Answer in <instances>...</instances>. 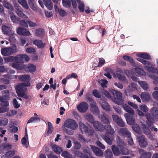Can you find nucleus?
<instances>
[{
	"label": "nucleus",
	"mask_w": 158,
	"mask_h": 158,
	"mask_svg": "<svg viewBox=\"0 0 158 158\" xmlns=\"http://www.w3.org/2000/svg\"><path fill=\"white\" fill-rule=\"evenodd\" d=\"M64 125L65 127L63 128V131L70 135L73 134V130L76 129L78 127L76 121L71 118L66 120L64 123Z\"/></svg>",
	"instance_id": "nucleus-1"
},
{
	"label": "nucleus",
	"mask_w": 158,
	"mask_h": 158,
	"mask_svg": "<svg viewBox=\"0 0 158 158\" xmlns=\"http://www.w3.org/2000/svg\"><path fill=\"white\" fill-rule=\"evenodd\" d=\"M110 93L114 97V102L118 105H122L124 100L122 98V93L119 91L113 89L110 90Z\"/></svg>",
	"instance_id": "nucleus-2"
},
{
	"label": "nucleus",
	"mask_w": 158,
	"mask_h": 158,
	"mask_svg": "<svg viewBox=\"0 0 158 158\" xmlns=\"http://www.w3.org/2000/svg\"><path fill=\"white\" fill-rule=\"evenodd\" d=\"M79 128L82 133H84L88 136L92 135L94 133V130L93 128L85 125L82 123H79Z\"/></svg>",
	"instance_id": "nucleus-3"
},
{
	"label": "nucleus",
	"mask_w": 158,
	"mask_h": 158,
	"mask_svg": "<svg viewBox=\"0 0 158 158\" xmlns=\"http://www.w3.org/2000/svg\"><path fill=\"white\" fill-rule=\"evenodd\" d=\"M17 51L16 48L11 47H5L1 49V53L5 56H8L15 53Z\"/></svg>",
	"instance_id": "nucleus-4"
},
{
	"label": "nucleus",
	"mask_w": 158,
	"mask_h": 158,
	"mask_svg": "<svg viewBox=\"0 0 158 158\" xmlns=\"http://www.w3.org/2000/svg\"><path fill=\"white\" fill-rule=\"evenodd\" d=\"M145 116L147 119V124L151 130H152L154 128L153 123L154 122V119L150 115V114L147 113L145 115Z\"/></svg>",
	"instance_id": "nucleus-5"
},
{
	"label": "nucleus",
	"mask_w": 158,
	"mask_h": 158,
	"mask_svg": "<svg viewBox=\"0 0 158 158\" xmlns=\"http://www.w3.org/2000/svg\"><path fill=\"white\" fill-rule=\"evenodd\" d=\"M139 146L142 148L146 147L148 144V142L144 135L139 136L138 137Z\"/></svg>",
	"instance_id": "nucleus-6"
},
{
	"label": "nucleus",
	"mask_w": 158,
	"mask_h": 158,
	"mask_svg": "<svg viewBox=\"0 0 158 158\" xmlns=\"http://www.w3.org/2000/svg\"><path fill=\"white\" fill-rule=\"evenodd\" d=\"M89 105L86 102H81L77 106V110L81 112L84 113L88 109Z\"/></svg>",
	"instance_id": "nucleus-7"
},
{
	"label": "nucleus",
	"mask_w": 158,
	"mask_h": 158,
	"mask_svg": "<svg viewBox=\"0 0 158 158\" xmlns=\"http://www.w3.org/2000/svg\"><path fill=\"white\" fill-rule=\"evenodd\" d=\"M17 33L21 35L29 36L31 34L30 31L27 29L22 27H19L18 28Z\"/></svg>",
	"instance_id": "nucleus-8"
},
{
	"label": "nucleus",
	"mask_w": 158,
	"mask_h": 158,
	"mask_svg": "<svg viewBox=\"0 0 158 158\" xmlns=\"http://www.w3.org/2000/svg\"><path fill=\"white\" fill-rule=\"evenodd\" d=\"M124 116L126 119L128 124L131 125L135 124V120L132 115L128 113H126L125 114Z\"/></svg>",
	"instance_id": "nucleus-9"
},
{
	"label": "nucleus",
	"mask_w": 158,
	"mask_h": 158,
	"mask_svg": "<svg viewBox=\"0 0 158 158\" xmlns=\"http://www.w3.org/2000/svg\"><path fill=\"white\" fill-rule=\"evenodd\" d=\"M99 118L102 123L107 124L110 123L109 117L105 113H104L103 114L100 115Z\"/></svg>",
	"instance_id": "nucleus-10"
},
{
	"label": "nucleus",
	"mask_w": 158,
	"mask_h": 158,
	"mask_svg": "<svg viewBox=\"0 0 158 158\" xmlns=\"http://www.w3.org/2000/svg\"><path fill=\"white\" fill-rule=\"evenodd\" d=\"M23 70L27 72L33 73L34 72L36 69V66L32 64H29L28 66L24 64Z\"/></svg>",
	"instance_id": "nucleus-11"
},
{
	"label": "nucleus",
	"mask_w": 158,
	"mask_h": 158,
	"mask_svg": "<svg viewBox=\"0 0 158 158\" xmlns=\"http://www.w3.org/2000/svg\"><path fill=\"white\" fill-rule=\"evenodd\" d=\"M1 107H0V113H4L8 111L9 108L8 107L9 106V102H6L5 103H0Z\"/></svg>",
	"instance_id": "nucleus-12"
},
{
	"label": "nucleus",
	"mask_w": 158,
	"mask_h": 158,
	"mask_svg": "<svg viewBox=\"0 0 158 158\" xmlns=\"http://www.w3.org/2000/svg\"><path fill=\"white\" fill-rule=\"evenodd\" d=\"M33 44L36 45L38 48L43 49L45 46V44L43 43L41 40H35L33 41Z\"/></svg>",
	"instance_id": "nucleus-13"
},
{
	"label": "nucleus",
	"mask_w": 158,
	"mask_h": 158,
	"mask_svg": "<svg viewBox=\"0 0 158 158\" xmlns=\"http://www.w3.org/2000/svg\"><path fill=\"white\" fill-rule=\"evenodd\" d=\"M123 59L126 61H129L131 65L133 67H136L137 66V64L135 63V61L130 56L127 55H124L123 56Z\"/></svg>",
	"instance_id": "nucleus-14"
},
{
	"label": "nucleus",
	"mask_w": 158,
	"mask_h": 158,
	"mask_svg": "<svg viewBox=\"0 0 158 158\" xmlns=\"http://www.w3.org/2000/svg\"><path fill=\"white\" fill-rule=\"evenodd\" d=\"M120 145H118L117 146L113 145L111 147L112 152L114 155L118 156L120 154Z\"/></svg>",
	"instance_id": "nucleus-15"
},
{
	"label": "nucleus",
	"mask_w": 158,
	"mask_h": 158,
	"mask_svg": "<svg viewBox=\"0 0 158 158\" xmlns=\"http://www.w3.org/2000/svg\"><path fill=\"white\" fill-rule=\"evenodd\" d=\"M123 107L124 110L130 114L134 115L135 114L134 110L126 104H123Z\"/></svg>",
	"instance_id": "nucleus-16"
},
{
	"label": "nucleus",
	"mask_w": 158,
	"mask_h": 158,
	"mask_svg": "<svg viewBox=\"0 0 158 158\" xmlns=\"http://www.w3.org/2000/svg\"><path fill=\"white\" fill-rule=\"evenodd\" d=\"M24 65L23 64H20L17 62H14L12 64V66L13 68L20 70H23Z\"/></svg>",
	"instance_id": "nucleus-17"
},
{
	"label": "nucleus",
	"mask_w": 158,
	"mask_h": 158,
	"mask_svg": "<svg viewBox=\"0 0 158 158\" xmlns=\"http://www.w3.org/2000/svg\"><path fill=\"white\" fill-rule=\"evenodd\" d=\"M2 31L3 33L6 35H10L11 34L10 27L5 25L2 26Z\"/></svg>",
	"instance_id": "nucleus-18"
},
{
	"label": "nucleus",
	"mask_w": 158,
	"mask_h": 158,
	"mask_svg": "<svg viewBox=\"0 0 158 158\" xmlns=\"http://www.w3.org/2000/svg\"><path fill=\"white\" fill-rule=\"evenodd\" d=\"M16 92L18 95L19 93H23L26 92L27 88L23 86L20 84L17 85L16 87Z\"/></svg>",
	"instance_id": "nucleus-19"
},
{
	"label": "nucleus",
	"mask_w": 158,
	"mask_h": 158,
	"mask_svg": "<svg viewBox=\"0 0 158 158\" xmlns=\"http://www.w3.org/2000/svg\"><path fill=\"white\" fill-rule=\"evenodd\" d=\"M120 132L122 135L127 137H129L131 136V133L128 131L127 129L126 128H121L120 130Z\"/></svg>",
	"instance_id": "nucleus-20"
},
{
	"label": "nucleus",
	"mask_w": 158,
	"mask_h": 158,
	"mask_svg": "<svg viewBox=\"0 0 158 158\" xmlns=\"http://www.w3.org/2000/svg\"><path fill=\"white\" fill-rule=\"evenodd\" d=\"M44 4L49 10H52L53 8V5L51 0H43Z\"/></svg>",
	"instance_id": "nucleus-21"
},
{
	"label": "nucleus",
	"mask_w": 158,
	"mask_h": 158,
	"mask_svg": "<svg viewBox=\"0 0 158 158\" xmlns=\"http://www.w3.org/2000/svg\"><path fill=\"white\" fill-rule=\"evenodd\" d=\"M104 128L106 131V133L113 135L115 133L114 129L110 125H107L104 126Z\"/></svg>",
	"instance_id": "nucleus-22"
},
{
	"label": "nucleus",
	"mask_w": 158,
	"mask_h": 158,
	"mask_svg": "<svg viewBox=\"0 0 158 158\" xmlns=\"http://www.w3.org/2000/svg\"><path fill=\"white\" fill-rule=\"evenodd\" d=\"M141 97L143 102H147L149 99L150 95L148 93L146 92H143L141 93Z\"/></svg>",
	"instance_id": "nucleus-23"
},
{
	"label": "nucleus",
	"mask_w": 158,
	"mask_h": 158,
	"mask_svg": "<svg viewBox=\"0 0 158 158\" xmlns=\"http://www.w3.org/2000/svg\"><path fill=\"white\" fill-rule=\"evenodd\" d=\"M93 150L94 152L97 156H101L103 154L102 151L97 147H94Z\"/></svg>",
	"instance_id": "nucleus-24"
},
{
	"label": "nucleus",
	"mask_w": 158,
	"mask_h": 158,
	"mask_svg": "<svg viewBox=\"0 0 158 158\" xmlns=\"http://www.w3.org/2000/svg\"><path fill=\"white\" fill-rule=\"evenodd\" d=\"M45 33V31L44 29L42 28L37 29L35 31L36 35L40 37H43Z\"/></svg>",
	"instance_id": "nucleus-25"
},
{
	"label": "nucleus",
	"mask_w": 158,
	"mask_h": 158,
	"mask_svg": "<svg viewBox=\"0 0 158 158\" xmlns=\"http://www.w3.org/2000/svg\"><path fill=\"white\" fill-rule=\"evenodd\" d=\"M100 104L101 107L104 110L108 111L110 110V106L107 102L103 101L100 102Z\"/></svg>",
	"instance_id": "nucleus-26"
},
{
	"label": "nucleus",
	"mask_w": 158,
	"mask_h": 158,
	"mask_svg": "<svg viewBox=\"0 0 158 158\" xmlns=\"http://www.w3.org/2000/svg\"><path fill=\"white\" fill-rule=\"evenodd\" d=\"M92 124L94 128L97 131H100L102 128V124L99 122L94 121L91 123Z\"/></svg>",
	"instance_id": "nucleus-27"
},
{
	"label": "nucleus",
	"mask_w": 158,
	"mask_h": 158,
	"mask_svg": "<svg viewBox=\"0 0 158 158\" xmlns=\"http://www.w3.org/2000/svg\"><path fill=\"white\" fill-rule=\"evenodd\" d=\"M18 79L20 81H29L31 79L30 76L28 74L20 76Z\"/></svg>",
	"instance_id": "nucleus-28"
},
{
	"label": "nucleus",
	"mask_w": 158,
	"mask_h": 158,
	"mask_svg": "<svg viewBox=\"0 0 158 158\" xmlns=\"http://www.w3.org/2000/svg\"><path fill=\"white\" fill-rule=\"evenodd\" d=\"M151 113L152 116L156 119H158V109L156 107L153 108L151 110Z\"/></svg>",
	"instance_id": "nucleus-29"
},
{
	"label": "nucleus",
	"mask_w": 158,
	"mask_h": 158,
	"mask_svg": "<svg viewBox=\"0 0 158 158\" xmlns=\"http://www.w3.org/2000/svg\"><path fill=\"white\" fill-rule=\"evenodd\" d=\"M85 118L90 123H92L94 121V118L90 114L87 113L84 116Z\"/></svg>",
	"instance_id": "nucleus-30"
},
{
	"label": "nucleus",
	"mask_w": 158,
	"mask_h": 158,
	"mask_svg": "<svg viewBox=\"0 0 158 158\" xmlns=\"http://www.w3.org/2000/svg\"><path fill=\"white\" fill-rule=\"evenodd\" d=\"M28 2L30 7L31 9L34 11L37 10V7L35 5V2L34 0H28Z\"/></svg>",
	"instance_id": "nucleus-31"
},
{
	"label": "nucleus",
	"mask_w": 158,
	"mask_h": 158,
	"mask_svg": "<svg viewBox=\"0 0 158 158\" xmlns=\"http://www.w3.org/2000/svg\"><path fill=\"white\" fill-rule=\"evenodd\" d=\"M137 56L146 60H149L151 59L150 55L147 53L144 52L139 53L137 54Z\"/></svg>",
	"instance_id": "nucleus-32"
},
{
	"label": "nucleus",
	"mask_w": 158,
	"mask_h": 158,
	"mask_svg": "<svg viewBox=\"0 0 158 158\" xmlns=\"http://www.w3.org/2000/svg\"><path fill=\"white\" fill-rule=\"evenodd\" d=\"M16 12L17 15L20 17L24 19L27 18V17L23 13L22 10L18 8L16 10Z\"/></svg>",
	"instance_id": "nucleus-33"
},
{
	"label": "nucleus",
	"mask_w": 158,
	"mask_h": 158,
	"mask_svg": "<svg viewBox=\"0 0 158 158\" xmlns=\"http://www.w3.org/2000/svg\"><path fill=\"white\" fill-rule=\"evenodd\" d=\"M15 154L14 151H10L6 152L4 155L1 156V158H10L13 156Z\"/></svg>",
	"instance_id": "nucleus-34"
},
{
	"label": "nucleus",
	"mask_w": 158,
	"mask_h": 158,
	"mask_svg": "<svg viewBox=\"0 0 158 158\" xmlns=\"http://www.w3.org/2000/svg\"><path fill=\"white\" fill-rule=\"evenodd\" d=\"M120 154L123 155H127L129 153V150L123 147L120 146Z\"/></svg>",
	"instance_id": "nucleus-35"
},
{
	"label": "nucleus",
	"mask_w": 158,
	"mask_h": 158,
	"mask_svg": "<svg viewBox=\"0 0 158 158\" xmlns=\"http://www.w3.org/2000/svg\"><path fill=\"white\" fill-rule=\"evenodd\" d=\"M18 2L25 9H28L29 7L26 0H18Z\"/></svg>",
	"instance_id": "nucleus-36"
},
{
	"label": "nucleus",
	"mask_w": 158,
	"mask_h": 158,
	"mask_svg": "<svg viewBox=\"0 0 158 158\" xmlns=\"http://www.w3.org/2000/svg\"><path fill=\"white\" fill-rule=\"evenodd\" d=\"M74 154L80 158H86L87 155L82 153L78 151H76L74 152Z\"/></svg>",
	"instance_id": "nucleus-37"
},
{
	"label": "nucleus",
	"mask_w": 158,
	"mask_h": 158,
	"mask_svg": "<svg viewBox=\"0 0 158 158\" xmlns=\"http://www.w3.org/2000/svg\"><path fill=\"white\" fill-rule=\"evenodd\" d=\"M52 148L53 150L57 154H60L62 151V149L60 147L56 145H53L52 146Z\"/></svg>",
	"instance_id": "nucleus-38"
},
{
	"label": "nucleus",
	"mask_w": 158,
	"mask_h": 158,
	"mask_svg": "<svg viewBox=\"0 0 158 158\" xmlns=\"http://www.w3.org/2000/svg\"><path fill=\"white\" fill-rule=\"evenodd\" d=\"M139 84L144 90H148V86L147 82L141 81L139 82Z\"/></svg>",
	"instance_id": "nucleus-39"
},
{
	"label": "nucleus",
	"mask_w": 158,
	"mask_h": 158,
	"mask_svg": "<svg viewBox=\"0 0 158 158\" xmlns=\"http://www.w3.org/2000/svg\"><path fill=\"white\" fill-rule=\"evenodd\" d=\"M62 0V3L63 6L66 8H69L71 7V2L70 0Z\"/></svg>",
	"instance_id": "nucleus-40"
},
{
	"label": "nucleus",
	"mask_w": 158,
	"mask_h": 158,
	"mask_svg": "<svg viewBox=\"0 0 158 158\" xmlns=\"http://www.w3.org/2000/svg\"><path fill=\"white\" fill-rule=\"evenodd\" d=\"M2 3L3 6L5 8L11 10H13L14 8L13 6L9 2L6 1H3Z\"/></svg>",
	"instance_id": "nucleus-41"
},
{
	"label": "nucleus",
	"mask_w": 158,
	"mask_h": 158,
	"mask_svg": "<svg viewBox=\"0 0 158 158\" xmlns=\"http://www.w3.org/2000/svg\"><path fill=\"white\" fill-rule=\"evenodd\" d=\"M135 70L136 72L140 75L144 76L146 74V73L144 71L140 68H135Z\"/></svg>",
	"instance_id": "nucleus-42"
},
{
	"label": "nucleus",
	"mask_w": 158,
	"mask_h": 158,
	"mask_svg": "<svg viewBox=\"0 0 158 158\" xmlns=\"http://www.w3.org/2000/svg\"><path fill=\"white\" fill-rule=\"evenodd\" d=\"M61 156L64 158H73V156L71 154L65 151L62 153Z\"/></svg>",
	"instance_id": "nucleus-43"
},
{
	"label": "nucleus",
	"mask_w": 158,
	"mask_h": 158,
	"mask_svg": "<svg viewBox=\"0 0 158 158\" xmlns=\"http://www.w3.org/2000/svg\"><path fill=\"white\" fill-rule=\"evenodd\" d=\"M102 137L108 144L110 145L112 144V142L111 139L107 136L104 135H102Z\"/></svg>",
	"instance_id": "nucleus-44"
},
{
	"label": "nucleus",
	"mask_w": 158,
	"mask_h": 158,
	"mask_svg": "<svg viewBox=\"0 0 158 158\" xmlns=\"http://www.w3.org/2000/svg\"><path fill=\"white\" fill-rule=\"evenodd\" d=\"M142 129L144 133L147 135H149L151 133V131L149 128L145 125L143 126Z\"/></svg>",
	"instance_id": "nucleus-45"
},
{
	"label": "nucleus",
	"mask_w": 158,
	"mask_h": 158,
	"mask_svg": "<svg viewBox=\"0 0 158 158\" xmlns=\"http://www.w3.org/2000/svg\"><path fill=\"white\" fill-rule=\"evenodd\" d=\"M9 99V98H8L7 96L3 95L0 96V102H2V103H5L6 102H8V101Z\"/></svg>",
	"instance_id": "nucleus-46"
},
{
	"label": "nucleus",
	"mask_w": 158,
	"mask_h": 158,
	"mask_svg": "<svg viewBox=\"0 0 158 158\" xmlns=\"http://www.w3.org/2000/svg\"><path fill=\"white\" fill-rule=\"evenodd\" d=\"M105 155L106 158H111L113 154L110 149H108L106 150L105 153Z\"/></svg>",
	"instance_id": "nucleus-47"
},
{
	"label": "nucleus",
	"mask_w": 158,
	"mask_h": 158,
	"mask_svg": "<svg viewBox=\"0 0 158 158\" xmlns=\"http://www.w3.org/2000/svg\"><path fill=\"white\" fill-rule=\"evenodd\" d=\"M132 128L134 131L137 133L139 134L141 132L139 126L137 124L133 125Z\"/></svg>",
	"instance_id": "nucleus-48"
},
{
	"label": "nucleus",
	"mask_w": 158,
	"mask_h": 158,
	"mask_svg": "<svg viewBox=\"0 0 158 158\" xmlns=\"http://www.w3.org/2000/svg\"><path fill=\"white\" fill-rule=\"evenodd\" d=\"M10 19L12 22L14 23H18L19 22L20 19L15 15L11 16Z\"/></svg>",
	"instance_id": "nucleus-49"
},
{
	"label": "nucleus",
	"mask_w": 158,
	"mask_h": 158,
	"mask_svg": "<svg viewBox=\"0 0 158 158\" xmlns=\"http://www.w3.org/2000/svg\"><path fill=\"white\" fill-rule=\"evenodd\" d=\"M137 59L138 61L146 66L149 65L151 64V63L148 60H146L140 58H138Z\"/></svg>",
	"instance_id": "nucleus-50"
},
{
	"label": "nucleus",
	"mask_w": 158,
	"mask_h": 158,
	"mask_svg": "<svg viewBox=\"0 0 158 158\" xmlns=\"http://www.w3.org/2000/svg\"><path fill=\"white\" fill-rule=\"evenodd\" d=\"M4 60L6 62H13L14 61H15V56H10L6 58H4Z\"/></svg>",
	"instance_id": "nucleus-51"
},
{
	"label": "nucleus",
	"mask_w": 158,
	"mask_h": 158,
	"mask_svg": "<svg viewBox=\"0 0 158 158\" xmlns=\"http://www.w3.org/2000/svg\"><path fill=\"white\" fill-rule=\"evenodd\" d=\"M17 112H18L16 110H9L7 111L6 115L9 117H11L16 114Z\"/></svg>",
	"instance_id": "nucleus-52"
},
{
	"label": "nucleus",
	"mask_w": 158,
	"mask_h": 158,
	"mask_svg": "<svg viewBox=\"0 0 158 158\" xmlns=\"http://www.w3.org/2000/svg\"><path fill=\"white\" fill-rule=\"evenodd\" d=\"M22 55H19L15 56V61L21 64H23V61Z\"/></svg>",
	"instance_id": "nucleus-53"
},
{
	"label": "nucleus",
	"mask_w": 158,
	"mask_h": 158,
	"mask_svg": "<svg viewBox=\"0 0 158 158\" xmlns=\"http://www.w3.org/2000/svg\"><path fill=\"white\" fill-rule=\"evenodd\" d=\"M151 154L150 152H146L143 154L140 158H151Z\"/></svg>",
	"instance_id": "nucleus-54"
},
{
	"label": "nucleus",
	"mask_w": 158,
	"mask_h": 158,
	"mask_svg": "<svg viewBox=\"0 0 158 158\" xmlns=\"http://www.w3.org/2000/svg\"><path fill=\"white\" fill-rule=\"evenodd\" d=\"M0 126H4L7 124L8 122V120L7 118H4L3 119L0 120Z\"/></svg>",
	"instance_id": "nucleus-55"
},
{
	"label": "nucleus",
	"mask_w": 158,
	"mask_h": 158,
	"mask_svg": "<svg viewBox=\"0 0 158 158\" xmlns=\"http://www.w3.org/2000/svg\"><path fill=\"white\" fill-rule=\"evenodd\" d=\"M93 94L95 97L99 98L101 97V95L97 89H94L93 91Z\"/></svg>",
	"instance_id": "nucleus-56"
},
{
	"label": "nucleus",
	"mask_w": 158,
	"mask_h": 158,
	"mask_svg": "<svg viewBox=\"0 0 158 158\" xmlns=\"http://www.w3.org/2000/svg\"><path fill=\"white\" fill-rule=\"evenodd\" d=\"M10 129L9 131L10 132L15 133L17 132L18 130V128L17 127L15 126H11L10 127Z\"/></svg>",
	"instance_id": "nucleus-57"
},
{
	"label": "nucleus",
	"mask_w": 158,
	"mask_h": 158,
	"mask_svg": "<svg viewBox=\"0 0 158 158\" xmlns=\"http://www.w3.org/2000/svg\"><path fill=\"white\" fill-rule=\"evenodd\" d=\"M78 139L81 143H85L86 142V139L84 137L83 135L79 134L78 135Z\"/></svg>",
	"instance_id": "nucleus-58"
},
{
	"label": "nucleus",
	"mask_w": 158,
	"mask_h": 158,
	"mask_svg": "<svg viewBox=\"0 0 158 158\" xmlns=\"http://www.w3.org/2000/svg\"><path fill=\"white\" fill-rule=\"evenodd\" d=\"M83 152L85 153H86L87 155L89 156V155H91L90 149L88 147H84L83 149Z\"/></svg>",
	"instance_id": "nucleus-59"
},
{
	"label": "nucleus",
	"mask_w": 158,
	"mask_h": 158,
	"mask_svg": "<svg viewBox=\"0 0 158 158\" xmlns=\"http://www.w3.org/2000/svg\"><path fill=\"white\" fill-rule=\"evenodd\" d=\"M36 120L37 121H40V119L38 117H32L31 118L27 121V123H29L33 122L34 121Z\"/></svg>",
	"instance_id": "nucleus-60"
},
{
	"label": "nucleus",
	"mask_w": 158,
	"mask_h": 158,
	"mask_svg": "<svg viewBox=\"0 0 158 158\" xmlns=\"http://www.w3.org/2000/svg\"><path fill=\"white\" fill-rule=\"evenodd\" d=\"M21 25L25 27H28V21H26L24 20H21L19 21Z\"/></svg>",
	"instance_id": "nucleus-61"
},
{
	"label": "nucleus",
	"mask_w": 158,
	"mask_h": 158,
	"mask_svg": "<svg viewBox=\"0 0 158 158\" xmlns=\"http://www.w3.org/2000/svg\"><path fill=\"white\" fill-rule=\"evenodd\" d=\"M117 76L118 79L121 81H125L126 78L125 76L124 75H122L121 74H118L117 75Z\"/></svg>",
	"instance_id": "nucleus-62"
},
{
	"label": "nucleus",
	"mask_w": 158,
	"mask_h": 158,
	"mask_svg": "<svg viewBox=\"0 0 158 158\" xmlns=\"http://www.w3.org/2000/svg\"><path fill=\"white\" fill-rule=\"evenodd\" d=\"M13 105L15 108H18L20 107V104H19L16 98H14L13 100Z\"/></svg>",
	"instance_id": "nucleus-63"
},
{
	"label": "nucleus",
	"mask_w": 158,
	"mask_h": 158,
	"mask_svg": "<svg viewBox=\"0 0 158 158\" xmlns=\"http://www.w3.org/2000/svg\"><path fill=\"white\" fill-rule=\"evenodd\" d=\"M78 8L79 10L83 12L84 10L85 5L83 2L78 3Z\"/></svg>",
	"instance_id": "nucleus-64"
}]
</instances>
